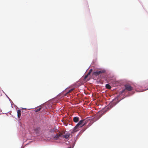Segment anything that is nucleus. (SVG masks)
Wrapping results in <instances>:
<instances>
[{"mask_svg":"<svg viewBox=\"0 0 148 148\" xmlns=\"http://www.w3.org/2000/svg\"><path fill=\"white\" fill-rule=\"evenodd\" d=\"M64 132H62V137H63V138H64L66 139H68L70 136V134L69 133H67L65 134H64Z\"/></svg>","mask_w":148,"mask_h":148,"instance_id":"3","label":"nucleus"},{"mask_svg":"<svg viewBox=\"0 0 148 148\" xmlns=\"http://www.w3.org/2000/svg\"><path fill=\"white\" fill-rule=\"evenodd\" d=\"M74 89H72L69 90L68 92H67L66 94H68L70 92H71V91H73L74 90Z\"/></svg>","mask_w":148,"mask_h":148,"instance_id":"12","label":"nucleus"},{"mask_svg":"<svg viewBox=\"0 0 148 148\" xmlns=\"http://www.w3.org/2000/svg\"><path fill=\"white\" fill-rule=\"evenodd\" d=\"M83 120V126H84L87 123V120L85 119L82 120Z\"/></svg>","mask_w":148,"mask_h":148,"instance_id":"9","label":"nucleus"},{"mask_svg":"<svg viewBox=\"0 0 148 148\" xmlns=\"http://www.w3.org/2000/svg\"><path fill=\"white\" fill-rule=\"evenodd\" d=\"M40 130L39 128H37L35 129L34 132L37 134H38L39 133Z\"/></svg>","mask_w":148,"mask_h":148,"instance_id":"6","label":"nucleus"},{"mask_svg":"<svg viewBox=\"0 0 148 148\" xmlns=\"http://www.w3.org/2000/svg\"><path fill=\"white\" fill-rule=\"evenodd\" d=\"M83 120H82L79 121L78 123L77 124L75 127L73 128V130L71 132V133H73L75 132L80 129L79 128L83 127Z\"/></svg>","mask_w":148,"mask_h":148,"instance_id":"1","label":"nucleus"},{"mask_svg":"<svg viewBox=\"0 0 148 148\" xmlns=\"http://www.w3.org/2000/svg\"><path fill=\"white\" fill-rule=\"evenodd\" d=\"M92 71V69H91L90 70H89V72H90V73H91Z\"/></svg>","mask_w":148,"mask_h":148,"instance_id":"14","label":"nucleus"},{"mask_svg":"<svg viewBox=\"0 0 148 148\" xmlns=\"http://www.w3.org/2000/svg\"><path fill=\"white\" fill-rule=\"evenodd\" d=\"M42 108H41V107H40V108H38L36 110H35V112H38L39 111H40L42 109Z\"/></svg>","mask_w":148,"mask_h":148,"instance_id":"11","label":"nucleus"},{"mask_svg":"<svg viewBox=\"0 0 148 148\" xmlns=\"http://www.w3.org/2000/svg\"><path fill=\"white\" fill-rule=\"evenodd\" d=\"M125 88L126 90L129 91L132 90L133 89L132 87L130 85L128 84L125 85Z\"/></svg>","mask_w":148,"mask_h":148,"instance_id":"4","label":"nucleus"},{"mask_svg":"<svg viewBox=\"0 0 148 148\" xmlns=\"http://www.w3.org/2000/svg\"><path fill=\"white\" fill-rule=\"evenodd\" d=\"M62 132H59L58 134H57L54 137V138L55 139H58L59 137H62Z\"/></svg>","mask_w":148,"mask_h":148,"instance_id":"5","label":"nucleus"},{"mask_svg":"<svg viewBox=\"0 0 148 148\" xmlns=\"http://www.w3.org/2000/svg\"><path fill=\"white\" fill-rule=\"evenodd\" d=\"M88 75L87 74L85 75L84 77V79H86Z\"/></svg>","mask_w":148,"mask_h":148,"instance_id":"13","label":"nucleus"},{"mask_svg":"<svg viewBox=\"0 0 148 148\" xmlns=\"http://www.w3.org/2000/svg\"><path fill=\"white\" fill-rule=\"evenodd\" d=\"M91 73H90V72L89 71L88 72V73L87 74L88 75H89Z\"/></svg>","mask_w":148,"mask_h":148,"instance_id":"15","label":"nucleus"},{"mask_svg":"<svg viewBox=\"0 0 148 148\" xmlns=\"http://www.w3.org/2000/svg\"><path fill=\"white\" fill-rule=\"evenodd\" d=\"M73 121L75 123L78 122L79 121V118L78 117H75L73 119Z\"/></svg>","mask_w":148,"mask_h":148,"instance_id":"7","label":"nucleus"},{"mask_svg":"<svg viewBox=\"0 0 148 148\" xmlns=\"http://www.w3.org/2000/svg\"><path fill=\"white\" fill-rule=\"evenodd\" d=\"M17 112L18 117L19 119L21 116V111L20 110H18Z\"/></svg>","mask_w":148,"mask_h":148,"instance_id":"8","label":"nucleus"},{"mask_svg":"<svg viewBox=\"0 0 148 148\" xmlns=\"http://www.w3.org/2000/svg\"><path fill=\"white\" fill-rule=\"evenodd\" d=\"M106 88L108 89H110L111 88V87L110 85L109 84H106Z\"/></svg>","mask_w":148,"mask_h":148,"instance_id":"10","label":"nucleus"},{"mask_svg":"<svg viewBox=\"0 0 148 148\" xmlns=\"http://www.w3.org/2000/svg\"><path fill=\"white\" fill-rule=\"evenodd\" d=\"M106 72V71L104 70H101L98 71H96L94 72L93 75L96 76L99 75L101 73H104Z\"/></svg>","mask_w":148,"mask_h":148,"instance_id":"2","label":"nucleus"}]
</instances>
